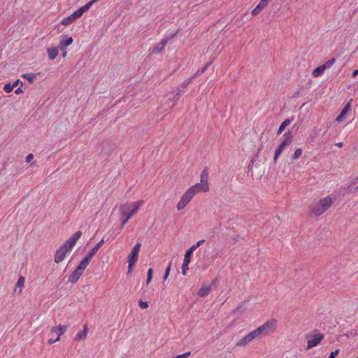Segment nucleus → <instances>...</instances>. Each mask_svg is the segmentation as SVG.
<instances>
[{
  "instance_id": "1",
  "label": "nucleus",
  "mask_w": 358,
  "mask_h": 358,
  "mask_svg": "<svg viewBox=\"0 0 358 358\" xmlns=\"http://www.w3.org/2000/svg\"><path fill=\"white\" fill-rule=\"evenodd\" d=\"M143 204V201L140 200L136 202L125 203L120 205V211L122 220V224L120 229V230L123 229L128 220L138 211Z\"/></svg>"
},
{
  "instance_id": "2",
  "label": "nucleus",
  "mask_w": 358,
  "mask_h": 358,
  "mask_svg": "<svg viewBox=\"0 0 358 358\" xmlns=\"http://www.w3.org/2000/svg\"><path fill=\"white\" fill-rule=\"evenodd\" d=\"M332 199L329 196L321 199L317 203H315L310 210V215L315 216H320L326 210H327L331 206Z\"/></svg>"
},
{
  "instance_id": "3",
  "label": "nucleus",
  "mask_w": 358,
  "mask_h": 358,
  "mask_svg": "<svg viewBox=\"0 0 358 358\" xmlns=\"http://www.w3.org/2000/svg\"><path fill=\"white\" fill-rule=\"evenodd\" d=\"M200 182H197L192 186L189 189L196 194L200 192H208L209 189L208 179V169L205 167L202 171L200 176Z\"/></svg>"
},
{
  "instance_id": "4",
  "label": "nucleus",
  "mask_w": 358,
  "mask_h": 358,
  "mask_svg": "<svg viewBox=\"0 0 358 358\" xmlns=\"http://www.w3.org/2000/svg\"><path fill=\"white\" fill-rule=\"evenodd\" d=\"M205 242V239H201L197 241L195 244L192 245L185 254V257L183 259V263L182 265V273L183 275H186V271L189 269V264L191 262V255L197 248H199L201 244Z\"/></svg>"
},
{
  "instance_id": "5",
  "label": "nucleus",
  "mask_w": 358,
  "mask_h": 358,
  "mask_svg": "<svg viewBox=\"0 0 358 358\" xmlns=\"http://www.w3.org/2000/svg\"><path fill=\"white\" fill-rule=\"evenodd\" d=\"M293 139V135L292 131H287L282 135V141L279 145L278 148L275 150L274 157H273V162L275 163L280 155V154L282 152V151L287 148L290 143H292Z\"/></svg>"
},
{
  "instance_id": "6",
  "label": "nucleus",
  "mask_w": 358,
  "mask_h": 358,
  "mask_svg": "<svg viewBox=\"0 0 358 358\" xmlns=\"http://www.w3.org/2000/svg\"><path fill=\"white\" fill-rule=\"evenodd\" d=\"M89 265L88 263H87L85 260H82L78 266L75 268V270L71 273L69 278V281L71 283L76 282L82 274L83 273L85 269L87 268V266Z\"/></svg>"
},
{
  "instance_id": "7",
  "label": "nucleus",
  "mask_w": 358,
  "mask_h": 358,
  "mask_svg": "<svg viewBox=\"0 0 358 358\" xmlns=\"http://www.w3.org/2000/svg\"><path fill=\"white\" fill-rule=\"evenodd\" d=\"M277 327V320L271 319L259 327V329L262 336H265L273 333Z\"/></svg>"
},
{
  "instance_id": "8",
  "label": "nucleus",
  "mask_w": 358,
  "mask_h": 358,
  "mask_svg": "<svg viewBox=\"0 0 358 358\" xmlns=\"http://www.w3.org/2000/svg\"><path fill=\"white\" fill-rule=\"evenodd\" d=\"M262 337L259 328L255 329V330L250 331L243 338L240 339L237 343L236 345L238 346H244L247 344L252 342L254 339L257 338Z\"/></svg>"
},
{
  "instance_id": "9",
  "label": "nucleus",
  "mask_w": 358,
  "mask_h": 358,
  "mask_svg": "<svg viewBox=\"0 0 358 358\" xmlns=\"http://www.w3.org/2000/svg\"><path fill=\"white\" fill-rule=\"evenodd\" d=\"M195 195L194 192L190 190L189 188L185 194L182 196L180 201L177 204V209L178 210H182L187 204L191 201L193 196Z\"/></svg>"
},
{
  "instance_id": "10",
  "label": "nucleus",
  "mask_w": 358,
  "mask_h": 358,
  "mask_svg": "<svg viewBox=\"0 0 358 358\" xmlns=\"http://www.w3.org/2000/svg\"><path fill=\"white\" fill-rule=\"evenodd\" d=\"M323 338L324 335L322 334H318L317 335H306V338L307 339L308 341L306 349H310L313 347L317 346L321 342Z\"/></svg>"
},
{
  "instance_id": "11",
  "label": "nucleus",
  "mask_w": 358,
  "mask_h": 358,
  "mask_svg": "<svg viewBox=\"0 0 358 358\" xmlns=\"http://www.w3.org/2000/svg\"><path fill=\"white\" fill-rule=\"evenodd\" d=\"M335 62L336 59L334 58H332L326 62L324 64L317 67L313 71V76L314 78H317L322 76L324 73V71L327 69H329L335 63Z\"/></svg>"
},
{
  "instance_id": "12",
  "label": "nucleus",
  "mask_w": 358,
  "mask_h": 358,
  "mask_svg": "<svg viewBox=\"0 0 358 358\" xmlns=\"http://www.w3.org/2000/svg\"><path fill=\"white\" fill-rule=\"evenodd\" d=\"M71 250L69 249L67 246L62 244L56 251L54 259L55 262L57 264L62 262L64 259L66 255Z\"/></svg>"
},
{
  "instance_id": "13",
  "label": "nucleus",
  "mask_w": 358,
  "mask_h": 358,
  "mask_svg": "<svg viewBox=\"0 0 358 358\" xmlns=\"http://www.w3.org/2000/svg\"><path fill=\"white\" fill-rule=\"evenodd\" d=\"M217 279L213 280L210 285H203L198 292V295L200 297H205L208 296L212 291L213 288L215 287Z\"/></svg>"
},
{
  "instance_id": "14",
  "label": "nucleus",
  "mask_w": 358,
  "mask_h": 358,
  "mask_svg": "<svg viewBox=\"0 0 358 358\" xmlns=\"http://www.w3.org/2000/svg\"><path fill=\"white\" fill-rule=\"evenodd\" d=\"M82 236V231H78L74 233L68 240H66L63 244L69 248V249L72 250L73 246L76 245V242L79 240V238Z\"/></svg>"
},
{
  "instance_id": "15",
  "label": "nucleus",
  "mask_w": 358,
  "mask_h": 358,
  "mask_svg": "<svg viewBox=\"0 0 358 358\" xmlns=\"http://www.w3.org/2000/svg\"><path fill=\"white\" fill-rule=\"evenodd\" d=\"M73 42L71 36L68 35H62L59 42V49L61 51L66 50L67 48L71 45Z\"/></svg>"
},
{
  "instance_id": "16",
  "label": "nucleus",
  "mask_w": 358,
  "mask_h": 358,
  "mask_svg": "<svg viewBox=\"0 0 358 358\" xmlns=\"http://www.w3.org/2000/svg\"><path fill=\"white\" fill-rule=\"evenodd\" d=\"M103 239H101L91 250L89 251L87 255L83 259L85 260L87 263L90 264L92 257H94V255L96 253L98 250L103 245Z\"/></svg>"
},
{
  "instance_id": "17",
  "label": "nucleus",
  "mask_w": 358,
  "mask_h": 358,
  "mask_svg": "<svg viewBox=\"0 0 358 358\" xmlns=\"http://www.w3.org/2000/svg\"><path fill=\"white\" fill-rule=\"evenodd\" d=\"M180 97V94L177 92L176 94H174V91L169 92L168 94H166V103L168 104V106L169 108L173 107L176 101Z\"/></svg>"
},
{
  "instance_id": "18",
  "label": "nucleus",
  "mask_w": 358,
  "mask_h": 358,
  "mask_svg": "<svg viewBox=\"0 0 358 358\" xmlns=\"http://www.w3.org/2000/svg\"><path fill=\"white\" fill-rule=\"evenodd\" d=\"M141 246V243H136V245L132 248L131 252L129 255L128 260L131 261V263L137 262Z\"/></svg>"
},
{
  "instance_id": "19",
  "label": "nucleus",
  "mask_w": 358,
  "mask_h": 358,
  "mask_svg": "<svg viewBox=\"0 0 358 358\" xmlns=\"http://www.w3.org/2000/svg\"><path fill=\"white\" fill-rule=\"evenodd\" d=\"M167 39L162 40L151 50V53L152 55H159V53H161L164 49L166 45L167 44Z\"/></svg>"
},
{
  "instance_id": "20",
  "label": "nucleus",
  "mask_w": 358,
  "mask_h": 358,
  "mask_svg": "<svg viewBox=\"0 0 358 358\" xmlns=\"http://www.w3.org/2000/svg\"><path fill=\"white\" fill-rule=\"evenodd\" d=\"M351 101L352 99L345 104L339 115L336 117V121L341 122L343 120V119L345 118L346 115L348 114L351 108Z\"/></svg>"
},
{
  "instance_id": "21",
  "label": "nucleus",
  "mask_w": 358,
  "mask_h": 358,
  "mask_svg": "<svg viewBox=\"0 0 358 358\" xmlns=\"http://www.w3.org/2000/svg\"><path fill=\"white\" fill-rule=\"evenodd\" d=\"M67 329V327L65 325H59V327H53L51 329L52 333L57 334L56 340H59L62 334H63Z\"/></svg>"
},
{
  "instance_id": "22",
  "label": "nucleus",
  "mask_w": 358,
  "mask_h": 358,
  "mask_svg": "<svg viewBox=\"0 0 358 358\" xmlns=\"http://www.w3.org/2000/svg\"><path fill=\"white\" fill-rule=\"evenodd\" d=\"M47 53L48 59L50 60H54L59 54V48H50L47 49Z\"/></svg>"
},
{
  "instance_id": "23",
  "label": "nucleus",
  "mask_w": 358,
  "mask_h": 358,
  "mask_svg": "<svg viewBox=\"0 0 358 358\" xmlns=\"http://www.w3.org/2000/svg\"><path fill=\"white\" fill-rule=\"evenodd\" d=\"M87 330H88L87 325L85 324L83 330L81 331H79L76 334L75 339L80 341V340H83V339L85 338V337L87 336Z\"/></svg>"
},
{
  "instance_id": "24",
  "label": "nucleus",
  "mask_w": 358,
  "mask_h": 358,
  "mask_svg": "<svg viewBox=\"0 0 358 358\" xmlns=\"http://www.w3.org/2000/svg\"><path fill=\"white\" fill-rule=\"evenodd\" d=\"M291 120L287 118V119H285L280 125L279 128H278V130L277 131V134L279 135L286 128V127H287L290 123H291Z\"/></svg>"
},
{
  "instance_id": "25",
  "label": "nucleus",
  "mask_w": 358,
  "mask_h": 358,
  "mask_svg": "<svg viewBox=\"0 0 358 358\" xmlns=\"http://www.w3.org/2000/svg\"><path fill=\"white\" fill-rule=\"evenodd\" d=\"M74 21H76V20L73 19L72 15H70L69 16L64 17L62 20L61 24L64 26H68V25L71 24V23H73Z\"/></svg>"
},
{
  "instance_id": "26",
  "label": "nucleus",
  "mask_w": 358,
  "mask_h": 358,
  "mask_svg": "<svg viewBox=\"0 0 358 358\" xmlns=\"http://www.w3.org/2000/svg\"><path fill=\"white\" fill-rule=\"evenodd\" d=\"M22 76L29 81L32 82L36 78V74L33 73H24Z\"/></svg>"
},
{
  "instance_id": "27",
  "label": "nucleus",
  "mask_w": 358,
  "mask_h": 358,
  "mask_svg": "<svg viewBox=\"0 0 358 358\" xmlns=\"http://www.w3.org/2000/svg\"><path fill=\"white\" fill-rule=\"evenodd\" d=\"M24 282H25V278L23 276L19 277L17 282V285H16L17 287H20L19 292H21V288L24 286Z\"/></svg>"
},
{
  "instance_id": "28",
  "label": "nucleus",
  "mask_w": 358,
  "mask_h": 358,
  "mask_svg": "<svg viewBox=\"0 0 358 358\" xmlns=\"http://www.w3.org/2000/svg\"><path fill=\"white\" fill-rule=\"evenodd\" d=\"M83 11L81 10L80 8L79 9H78L77 10H76L74 13H73L71 14L72 17H73V19L75 20H76L77 19H78L79 17H80L82 15H83Z\"/></svg>"
},
{
  "instance_id": "29",
  "label": "nucleus",
  "mask_w": 358,
  "mask_h": 358,
  "mask_svg": "<svg viewBox=\"0 0 358 358\" xmlns=\"http://www.w3.org/2000/svg\"><path fill=\"white\" fill-rule=\"evenodd\" d=\"M301 155H302V150L301 148H297L295 150V152L292 156V159H297L301 157Z\"/></svg>"
},
{
  "instance_id": "30",
  "label": "nucleus",
  "mask_w": 358,
  "mask_h": 358,
  "mask_svg": "<svg viewBox=\"0 0 358 358\" xmlns=\"http://www.w3.org/2000/svg\"><path fill=\"white\" fill-rule=\"evenodd\" d=\"M93 5V1H89L87 3H86L85 6H83V7L80 8L81 10L83 11V13H84L85 12H86L87 10H88L91 6Z\"/></svg>"
},
{
  "instance_id": "31",
  "label": "nucleus",
  "mask_w": 358,
  "mask_h": 358,
  "mask_svg": "<svg viewBox=\"0 0 358 358\" xmlns=\"http://www.w3.org/2000/svg\"><path fill=\"white\" fill-rule=\"evenodd\" d=\"M93 5V1H89L87 3H86L85 6H83V7L80 8L81 10L83 11V13H84L85 12H86L87 10H88L91 6Z\"/></svg>"
},
{
  "instance_id": "32",
  "label": "nucleus",
  "mask_w": 358,
  "mask_h": 358,
  "mask_svg": "<svg viewBox=\"0 0 358 358\" xmlns=\"http://www.w3.org/2000/svg\"><path fill=\"white\" fill-rule=\"evenodd\" d=\"M268 3V1L267 0H260L259 3L257 4V6L262 10H264L267 6Z\"/></svg>"
},
{
  "instance_id": "33",
  "label": "nucleus",
  "mask_w": 358,
  "mask_h": 358,
  "mask_svg": "<svg viewBox=\"0 0 358 358\" xmlns=\"http://www.w3.org/2000/svg\"><path fill=\"white\" fill-rule=\"evenodd\" d=\"M171 264H172V262H170L169 264H168L166 268L165 273H164V277H163L164 280H166L168 278V276L169 275V273H170V271H171Z\"/></svg>"
},
{
  "instance_id": "34",
  "label": "nucleus",
  "mask_w": 358,
  "mask_h": 358,
  "mask_svg": "<svg viewBox=\"0 0 358 358\" xmlns=\"http://www.w3.org/2000/svg\"><path fill=\"white\" fill-rule=\"evenodd\" d=\"M320 130L317 129V128H313V129L310 132V137L313 138V139H315L317 138V135H318V133H319Z\"/></svg>"
},
{
  "instance_id": "35",
  "label": "nucleus",
  "mask_w": 358,
  "mask_h": 358,
  "mask_svg": "<svg viewBox=\"0 0 358 358\" xmlns=\"http://www.w3.org/2000/svg\"><path fill=\"white\" fill-rule=\"evenodd\" d=\"M152 272H153V270L152 268H150L148 271V275H147V285L149 284V282L151 281L152 278Z\"/></svg>"
},
{
  "instance_id": "36",
  "label": "nucleus",
  "mask_w": 358,
  "mask_h": 358,
  "mask_svg": "<svg viewBox=\"0 0 358 358\" xmlns=\"http://www.w3.org/2000/svg\"><path fill=\"white\" fill-rule=\"evenodd\" d=\"M263 10L259 8L257 6L252 10L251 13L253 16H256L259 14Z\"/></svg>"
},
{
  "instance_id": "37",
  "label": "nucleus",
  "mask_w": 358,
  "mask_h": 358,
  "mask_svg": "<svg viewBox=\"0 0 358 358\" xmlns=\"http://www.w3.org/2000/svg\"><path fill=\"white\" fill-rule=\"evenodd\" d=\"M263 10L259 8L257 6L252 10L251 13L253 16H256L259 14Z\"/></svg>"
},
{
  "instance_id": "38",
  "label": "nucleus",
  "mask_w": 358,
  "mask_h": 358,
  "mask_svg": "<svg viewBox=\"0 0 358 358\" xmlns=\"http://www.w3.org/2000/svg\"><path fill=\"white\" fill-rule=\"evenodd\" d=\"M138 305L139 306L142 308V309H145L148 307V303L147 301H143L142 300H140L139 301V303H138Z\"/></svg>"
},
{
  "instance_id": "39",
  "label": "nucleus",
  "mask_w": 358,
  "mask_h": 358,
  "mask_svg": "<svg viewBox=\"0 0 358 358\" xmlns=\"http://www.w3.org/2000/svg\"><path fill=\"white\" fill-rule=\"evenodd\" d=\"M193 78H194V77H192V78H187L185 81H184V82L182 83V85H181V86H182V88L187 87V85H188V84H189V83H191V82H192V80Z\"/></svg>"
},
{
  "instance_id": "40",
  "label": "nucleus",
  "mask_w": 358,
  "mask_h": 358,
  "mask_svg": "<svg viewBox=\"0 0 358 358\" xmlns=\"http://www.w3.org/2000/svg\"><path fill=\"white\" fill-rule=\"evenodd\" d=\"M190 354H191L190 352H187L183 354L177 355L176 357H175V358H187V357H189L190 355Z\"/></svg>"
},
{
  "instance_id": "41",
  "label": "nucleus",
  "mask_w": 358,
  "mask_h": 358,
  "mask_svg": "<svg viewBox=\"0 0 358 358\" xmlns=\"http://www.w3.org/2000/svg\"><path fill=\"white\" fill-rule=\"evenodd\" d=\"M129 266H128V273L132 272L133 266L136 264V262H132L130 260H128Z\"/></svg>"
},
{
  "instance_id": "42",
  "label": "nucleus",
  "mask_w": 358,
  "mask_h": 358,
  "mask_svg": "<svg viewBox=\"0 0 358 358\" xmlns=\"http://www.w3.org/2000/svg\"><path fill=\"white\" fill-rule=\"evenodd\" d=\"M209 66V64H206L204 67H203L202 69H199L195 75H199V74H201L203 73H204V71L206 70V69L208 68V66Z\"/></svg>"
},
{
  "instance_id": "43",
  "label": "nucleus",
  "mask_w": 358,
  "mask_h": 358,
  "mask_svg": "<svg viewBox=\"0 0 358 358\" xmlns=\"http://www.w3.org/2000/svg\"><path fill=\"white\" fill-rule=\"evenodd\" d=\"M20 83L21 84V86H22V83L19 79H17L15 81H14L13 83H11L13 88L16 87Z\"/></svg>"
},
{
  "instance_id": "44",
  "label": "nucleus",
  "mask_w": 358,
  "mask_h": 358,
  "mask_svg": "<svg viewBox=\"0 0 358 358\" xmlns=\"http://www.w3.org/2000/svg\"><path fill=\"white\" fill-rule=\"evenodd\" d=\"M3 90H13L12 84L10 83L6 84Z\"/></svg>"
},
{
  "instance_id": "45",
  "label": "nucleus",
  "mask_w": 358,
  "mask_h": 358,
  "mask_svg": "<svg viewBox=\"0 0 358 358\" xmlns=\"http://www.w3.org/2000/svg\"><path fill=\"white\" fill-rule=\"evenodd\" d=\"M327 130H326L322 134V138H323L322 141V142L327 141L329 138V136H327Z\"/></svg>"
},
{
  "instance_id": "46",
  "label": "nucleus",
  "mask_w": 358,
  "mask_h": 358,
  "mask_svg": "<svg viewBox=\"0 0 358 358\" xmlns=\"http://www.w3.org/2000/svg\"><path fill=\"white\" fill-rule=\"evenodd\" d=\"M34 159L33 154H29L26 157V162H30Z\"/></svg>"
},
{
  "instance_id": "47",
  "label": "nucleus",
  "mask_w": 358,
  "mask_h": 358,
  "mask_svg": "<svg viewBox=\"0 0 358 358\" xmlns=\"http://www.w3.org/2000/svg\"><path fill=\"white\" fill-rule=\"evenodd\" d=\"M339 350H336L335 351H333L331 352L330 355L331 357H334L338 354Z\"/></svg>"
},
{
  "instance_id": "48",
  "label": "nucleus",
  "mask_w": 358,
  "mask_h": 358,
  "mask_svg": "<svg viewBox=\"0 0 358 358\" xmlns=\"http://www.w3.org/2000/svg\"><path fill=\"white\" fill-rule=\"evenodd\" d=\"M358 75V69L354 70L352 73V77L355 78Z\"/></svg>"
},
{
  "instance_id": "49",
  "label": "nucleus",
  "mask_w": 358,
  "mask_h": 358,
  "mask_svg": "<svg viewBox=\"0 0 358 358\" xmlns=\"http://www.w3.org/2000/svg\"><path fill=\"white\" fill-rule=\"evenodd\" d=\"M57 341V340H56V339L53 340V339L50 338V339L48 340V343L52 344V343H55Z\"/></svg>"
},
{
  "instance_id": "50",
  "label": "nucleus",
  "mask_w": 358,
  "mask_h": 358,
  "mask_svg": "<svg viewBox=\"0 0 358 358\" xmlns=\"http://www.w3.org/2000/svg\"><path fill=\"white\" fill-rule=\"evenodd\" d=\"M338 148H342L343 146V143L340 142L335 144Z\"/></svg>"
},
{
  "instance_id": "51",
  "label": "nucleus",
  "mask_w": 358,
  "mask_h": 358,
  "mask_svg": "<svg viewBox=\"0 0 358 358\" xmlns=\"http://www.w3.org/2000/svg\"><path fill=\"white\" fill-rule=\"evenodd\" d=\"M62 52H63V53H62V57H63V58H65V57H66V55H67V52H66V50H65V51H62Z\"/></svg>"
},
{
  "instance_id": "52",
  "label": "nucleus",
  "mask_w": 358,
  "mask_h": 358,
  "mask_svg": "<svg viewBox=\"0 0 358 358\" xmlns=\"http://www.w3.org/2000/svg\"><path fill=\"white\" fill-rule=\"evenodd\" d=\"M24 91H15V93L17 94H20L21 93H22Z\"/></svg>"
},
{
  "instance_id": "53",
  "label": "nucleus",
  "mask_w": 358,
  "mask_h": 358,
  "mask_svg": "<svg viewBox=\"0 0 358 358\" xmlns=\"http://www.w3.org/2000/svg\"><path fill=\"white\" fill-rule=\"evenodd\" d=\"M236 311H237V312H241V308H240V307H238V308H236Z\"/></svg>"
},
{
  "instance_id": "54",
  "label": "nucleus",
  "mask_w": 358,
  "mask_h": 358,
  "mask_svg": "<svg viewBox=\"0 0 358 358\" xmlns=\"http://www.w3.org/2000/svg\"><path fill=\"white\" fill-rule=\"evenodd\" d=\"M98 1L99 0H92L91 1H93V4H94L95 2Z\"/></svg>"
},
{
  "instance_id": "55",
  "label": "nucleus",
  "mask_w": 358,
  "mask_h": 358,
  "mask_svg": "<svg viewBox=\"0 0 358 358\" xmlns=\"http://www.w3.org/2000/svg\"><path fill=\"white\" fill-rule=\"evenodd\" d=\"M250 169H251V165H250V164H249V166H248V170H250Z\"/></svg>"
},
{
  "instance_id": "56",
  "label": "nucleus",
  "mask_w": 358,
  "mask_h": 358,
  "mask_svg": "<svg viewBox=\"0 0 358 358\" xmlns=\"http://www.w3.org/2000/svg\"><path fill=\"white\" fill-rule=\"evenodd\" d=\"M329 358H334V357H331V356H329Z\"/></svg>"
},
{
  "instance_id": "57",
  "label": "nucleus",
  "mask_w": 358,
  "mask_h": 358,
  "mask_svg": "<svg viewBox=\"0 0 358 358\" xmlns=\"http://www.w3.org/2000/svg\"><path fill=\"white\" fill-rule=\"evenodd\" d=\"M357 189H358V187H357Z\"/></svg>"
},
{
  "instance_id": "58",
  "label": "nucleus",
  "mask_w": 358,
  "mask_h": 358,
  "mask_svg": "<svg viewBox=\"0 0 358 358\" xmlns=\"http://www.w3.org/2000/svg\"><path fill=\"white\" fill-rule=\"evenodd\" d=\"M357 358H358V357H357Z\"/></svg>"
}]
</instances>
